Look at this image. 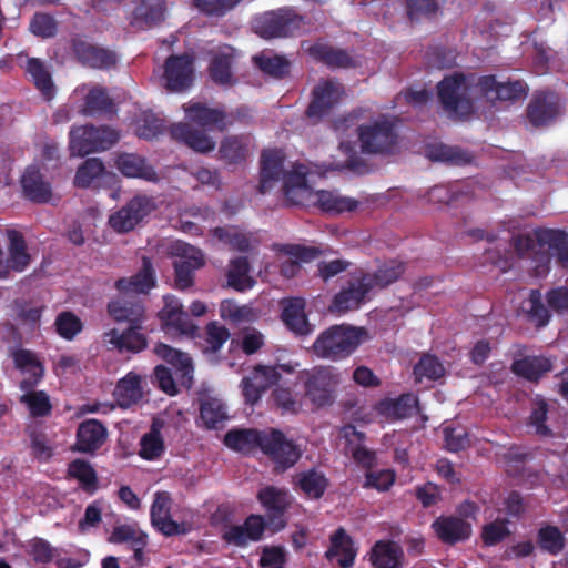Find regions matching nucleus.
<instances>
[{
    "label": "nucleus",
    "mask_w": 568,
    "mask_h": 568,
    "mask_svg": "<svg viewBox=\"0 0 568 568\" xmlns=\"http://www.w3.org/2000/svg\"><path fill=\"white\" fill-rule=\"evenodd\" d=\"M285 153L278 149L264 150L260 161L258 192L265 194L283 179V192L291 205L306 204L312 196V187L307 183V170L303 164H295L291 171L284 172Z\"/></svg>",
    "instance_id": "nucleus-1"
},
{
    "label": "nucleus",
    "mask_w": 568,
    "mask_h": 568,
    "mask_svg": "<svg viewBox=\"0 0 568 568\" xmlns=\"http://www.w3.org/2000/svg\"><path fill=\"white\" fill-rule=\"evenodd\" d=\"M475 74L454 72L437 84V97L450 119H466L474 112V98H480Z\"/></svg>",
    "instance_id": "nucleus-2"
},
{
    "label": "nucleus",
    "mask_w": 568,
    "mask_h": 568,
    "mask_svg": "<svg viewBox=\"0 0 568 568\" xmlns=\"http://www.w3.org/2000/svg\"><path fill=\"white\" fill-rule=\"evenodd\" d=\"M366 335L364 327L336 324L324 329L312 345V352L322 359L338 362L349 357Z\"/></svg>",
    "instance_id": "nucleus-3"
},
{
    "label": "nucleus",
    "mask_w": 568,
    "mask_h": 568,
    "mask_svg": "<svg viewBox=\"0 0 568 568\" xmlns=\"http://www.w3.org/2000/svg\"><path fill=\"white\" fill-rule=\"evenodd\" d=\"M356 133L363 154L389 155L398 146L399 134L396 120L386 114H379L376 119L359 124Z\"/></svg>",
    "instance_id": "nucleus-4"
},
{
    "label": "nucleus",
    "mask_w": 568,
    "mask_h": 568,
    "mask_svg": "<svg viewBox=\"0 0 568 568\" xmlns=\"http://www.w3.org/2000/svg\"><path fill=\"white\" fill-rule=\"evenodd\" d=\"M305 23L304 16L286 6L257 14L252 21V29L260 38L271 40L298 36Z\"/></svg>",
    "instance_id": "nucleus-5"
},
{
    "label": "nucleus",
    "mask_w": 568,
    "mask_h": 568,
    "mask_svg": "<svg viewBox=\"0 0 568 568\" xmlns=\"http://www.w3.org/2000/svg\"><path fill=\"white\" fill-rule=\"evenodd\" d=\"M341 373L333 366H317L306 374L305 396L316 407L332 405L341 384Z\"/></svg>",
    "instance_id": "nucleus-6"
},
{
    "label": "nucleus",
    "mask_w": 568,
    "mask_h": 568,
    "mask_svg": "<svg viewBox=\"0 0 568 568\" xmlns=\"http://www.w3.org/2000/svg\"><path fill=\"white\" fill-rule=\"evenodd\" d=\"M261 452L273 463L276 471L292 468L302 457L303 450L294 439L273 427L266 428Z\"/></svg>",
    "instance_id": "nucleus-7"
},
{
    "label": "nucleus",
    "mask_w": 568,
    "mask_h": 568,
    "mask_svg": "<svg viewBox=\"0 0 568 568\" xmlns=\"http://www.w3.org/2000/svg\"><path fill=\"white\" fill-rule=\"evenodd\" d=\"M119 138L118 132L106 125H83L70 132V151L79 156L105 151L112 148Z\"/></svg>",
    "instance_id": "nucleus-8"
},
{
    "label": "nucleus",
    "mask_w": 568,
    "mask_h": 568,
    "mask_svg": "<svg viewBox=\"0 0 568 568\" xmlns=\"http://www.w3.org/2000/svg\"><path fill=\"white\" fill-rule=\"evenodd\" d=\"M344 94L343 84L336 80H321L311 92V101L305 110V116L314 124L321 122L331 115Z\"/></svg>",
    "instance_id": "nucleus-9"
},
{
    "label": "nucleus",
    "mask_w": 568,
    "mask_h": 568,
    "mask_svg": "<svg viewBox=\"0 0 568 568\" xmlns=\"http://www.w3.org/2000/svg\"><path fill=\"white\" fill-rule=\"evenodd\" d=\"M256 498L265 510L267 524L273 531L283 530L287 524L285 515L293 503L288 489L268 485L257 491Z\"/></svg>",
    "instance_id": "nucleus-10"
},
{
    "label": "nucleus",
    "mask_w": 568,
    "mask_h": 568,
    "mask_svg": "<svg viewBox=\"0 0 568 568\" xmlns=\"http://www.w3.org/2000/svg\"><path fill=\"white\" fill-rule=\"evenodd\" d=\"M154 199L148 195H136L124 206L109 216V225L116 233H128L155 211Z\"/></svg>",
    "instance_id": "nucleus-11"
},
{
    "label": "nucleus",
    "mask_w": 568,
    "mask_h": 568,
    "mask_svg": "<svg viewBox=\"0 0 568 568\" xmlns=\"http://www.w3.org/2000/svg\"><path fill=\"white\" fill-rule=\"evenodd\" d=\"M560 113V98L550 90L536 91L526 106L527 121L536 129L554 124Z\"/></svg>",
    "instance_id": "nucleus-12"
},
{
    "label": "nucleus",
    "mask_w": 568,
    "mask_h": 568,
    "mask_svg": "<svg viewBox=\"0 0 568 568\" xmlns=\"http://www.w3.org/2000/svg\"><path fill=\"white\" fill-rule=\"evenodd\" d=\"M70 50L75 60L85 68L108 70L115 67L118 62L114 51L93 44L81 36L71 38Z\"/></svg>",
    "instance_id": "nucleus-13"
},
{
    "label": "nucleus",
    "mask_w": 568,
    "mask_h": 568,
    "mask_svg": "<svg viewBox=\"0 0 568 568\" xmlns=\"http://www.w3.org/2000/svg\"><path fill=\"white\" fill-rule=\"evenodd\" d=\"M176 258L173 261L174 286L185 291L193 286L195 272L204 266L205 261L201 250L189 244L176 245Z\"/></svg>",
    "instance_id": "nucleus-14"
},
{
    "label": "nucleus",
    "mask_w": 568,
    "mask_h": 568,
    "mask_svg": "<svg viewBox=\"0 0 568 568\" xmlns=\"http://www.w3.org/2000/svg\"><path fill=\"white\" fill-rule=\"evenodd\" d=\"M171 496L168 491H156L150 509L151 524L154 529L165 537L186 535L189 528L184 523H178L171 516Z\"/></svg>",
    "instance_id": "nucleus-15"
},
{
    "label": "nucleus",
    "mask_w": 568,
    "mask_h": 568,
    "mask_svg": "<svg viewBox=\"0 0 568 568\" xmlns=\"http://www.w3.org/2000/svg\"><path fill=\"white\" fill-rule=\"evenodd\" d=\"M480 98L488 101H515L526 97L527 84L521 80L499 82L495 75H481L477 80Z\"/></svg>",
    "instance_id": "nucleus-16"
},
{
    "label": "nucleus",
    "mask_w": 568,
    "mask_h": 568,
    "mask_svg": "<svg viewBox=\"0 0 568 568\" xmlns=\"http://www.w3.org/2000/svg\"><path fill=\"white\" fill-rule=\"evenodd\" d=\"M371 288L361 272L354 273L343 287L333 298L329 310L344 314L354 311L365 303Z\"/></svg>",
    "instance_id": "nucleus-17"
},
{
    "label": "nucleus",
    "mask_w": 568,
    "mask_h": 568,
    "mask_svg": "<svg viewBox=\"0 0 568 568\" xmlns=\"http://www.w3.org/2000/svg\"><path fill=\"white\" fill-rule=\"evenodd\" d=\"M194 61L189 54L170 55L164 64L165 87L172 92L187 90L193 83Z\"/></svg>",
    "instance_id": "nucleus-18"
},
{
    "label": "nucleus",
    "mask_w": 568,
    "mask_h": 568,
    "mask_svg": "<svg viewBox=\"0 0 568 568\" xmlns=\"http://www.w3.org/2000/svg\"><path fill=\"white\" fill-rule=\"evenodd\" d=\"M108 439L106 426L95 418L81 422L77 428L72 452L95 455Z\"/></svg>",
    "instance_id": "nucleus-19"
},
{
    "label": "nucleus",
    "mask_w": 568,
    "mask_h": 568,
    "mask_svg": "<svg viewBox=\"0 0 568 568\" xmlns=\"http://www.w3.org/2000/svg\"><path fill=\"white\" fill-rule=\"evenodd\" d=\"M106 308L109 315L118 323L143 325L146 320L143 301L133 294H122V296L111 300Z\"/></svg>",
    "instance_id": "nucleus-20"
},
{
    "label": "nucleus",
    "mask_w": 568,
    "mask_h": 568,
    "mask_svg": "<svg viewBox=\"0 0 568 568\" xmlns=\"http://www.w3.org/2000/svg\"><path fill=\"white\" fill-rule=\"evenodd\" d=\"M281 320L286 328L295 336L310 335L314 327L305 314V300L302 297H286L281 301Z\"/></svg>",
    "instance_id": "nucleus-21"
},
{
    "label": "nucleus",
    "mask_w": 568,
    "mask_h": 568,
    "mask_svg": "<svg viewBox=\"0 0 568 568\" xmlns=\"http://www.w3.org/2000/svg\"><path fill=\"white\" fill-rule=\"evenodd\" d=\"M143 325H129L121 333L112 328L103 334V342L119 352L140 353L148 347Z\"/></svg>",
    "instance_id": "nucleus-22"
},
{
    "label": "nucleus",
    "mask_w": 568,
    "mask_h": 568,
    "mask_svg": "<svg viewBox=\"0 0 568 568\" xmlns=\"http://www.w3.org/2000/svg\"><path fill=\"white\" fill-rule=\"evenodd\" d=\"M184 111L191 122L196 123L203 129H216L223 132L233 124V121L229 120L227 114L223 110L210 108L202 102L189 103L184 106Z\"/></svg>",
    "instance_id": "nucleus-23"
},
{
    "label": "nucleus",
    "mask_w": 568,
    "mask_h": 568,
    "mask_svg": "<svg viewBox=\"0 0 568 568\" xmlns=\"http://www.w3.org/2000/svg\"><path fill=\"white\" fill-rule=\"evenodd\" d=\"M156 284L155 271L149 257H142L141 268L131 277L119 278L114 286L122 294H148Z\"/></svg>",
    "instance_id": "nucleus-24"
},
{
    "label": "nucleus",
    "mask_w": 568,
    "mask_h": 568,
    "mask_svg": "<svg viewBox=\"0 0 568 568\" xmlns=\"http://www.w3.org/2000/svg\"><path fill=\"white\" fill-rule=\"evenodd\" d=\"M20 183L24 197L33 203H48L52 197L51 184L37 165H29L24 170Z\"/></svg>",
    "instance_id": "nucleus-25"
},
{
    "label": "nucleus",
    "mask_w": 568,
    "mask_h": 568,
    "mask_svg": "<svg viewBox=\"0 0 568 568\" xmlns=\"http://www.w3.org/2000/svg\"><path fill=\"white\" fill-rule=\"evenodd\" d=\"M11 356L14 362V366L21 371L22 374L29 375L20 382V389L29 390L34 388L40 383L44 374V367L36 353L30 349L20 348L13 351Z\"/></svg>",
    "instance_id": "nucleus-26"
},
{
    "label": "nucleus",
    "mask_w": 568,
    "mask_h": 568,
    "mask_svg": "<svg viewBox=\"0 0 568 568\" xmlns=\"http://www.w3.org/2000/svg\"><path fill=\"white\" fill-rule=\"evenodd\" d=\"M418 397L413 393H404L397 398H384L376 405L377 413L392 420L412 417L418 410Z\"/></svg>",
    "instance_id": "nucleus-27"
},
{
    "label": "nucleus",
    "mask_w": 568,
    "mask_h": 568,
    "mask_svg": "<svg viewBox=\"0 0 568 568\" xmlns=\"http://www.w3.org/2000/svg\"><path fill=\"white\" fill-rule=\"evenodd\" d=\"M436 536L448 545L467 540L471 535V526L466 520L455 516H440L432 524Z\"/></svg>",
    "instance_id": "nucleus-28"
},
{
    "label": "nucleus",
    "mask_w": 568,
    "mask_h": 568,
    "mask_svg": "<svg viewBox=\"0 0 568 568\" xmlns=\"http://www.w3.org/2000/svg\"><path fill=\"white\" fill-rule=\"evenodd\" d=\"M314 202L325 213L332 215H338L345 212H354L357 210L359 202L353 197L341 195L334 191H318L314 193L306 204L300 206H306Z\"/></svg>",
    "instance_id": "nucleus-29"
},
{
    "label": "nucleus",
    "mask_w": 568,
    "mask_h": 568,
    "mask_svg": "<svg viewBox=\"0 0 568 568\" xmlns=\"http://www.w3.org/2000/svg\"><path fill=\"white\" fill-rule=\"evenodd\" d=\"M166 0H141L132 12L130 24L138 29H150L164 21Z\"/></svg>",
    "instance_id": "nucleus-30"
},
{
    "label": "nucleus",
    "mask_w": 568,
    "mask_h": 568,
    "mask_svg": "<svg viewBox=\"0 0 568 568\" xmlns=\"http://www.w3.org/2000/svg\"><path fill=\"white\" fill-rule=\"evenodd\" d=\"M308 54L316 61L332 69L355 68L356 61L347 50L316 42L308 48Z\"/></svg>",
    "instance_id": "nucleus-31"
},
{
    "label": "nucleus",
    "mask_w": 568,
    "mask_h": 568,
    "mask_svg": "<svg viewBox=\"0 0 568 568\" xmlns=\"http://www.w3.org/2000/svg\"><path fill=\"white\" fill-rule=\"evenodd\" d=\"M115 165L126 178L142 179L148 182H156L159 180L154 168L148 163L144 156L139 154L121 153L116 156Z\"/></svg>",
    "instance_id": "nucleus-32"
},
{
    "label": "nucleus",
    "mask_w": 568,
    "mask_h": 568,
    "mask_svg": "<svg viewBox=\"0 0 568 568\" xmlns=\"http://www.w3.org/2000/svg\"><path fill=\"white\" fill-rule=\"evenodd\" d=\"M403 548L393 540H378L369 552V561L374 568H400L404 562Z\"/></svg>",
    "instance_id": "nucleus-33"
},
{
    "label": "nucleus",
    "mask_w": 568,
    "mask_h": 568,
    "mask_svg": "<svg viewBox=\"0 0 568 568\" xmlns=\"http://www.w3.org/2000/svg\"><path fill=\"white\" fill-rule=\"evenodd\" d=\"M344 436L348 442V450L354 462L365 468L366 471L373 470L377 464V457L374 450L368 449L364 445L365 434L357 430L355 426L349 425L344 428Z\"/></svg>",
    "instance_id": "nucleus-34"
},
{
    "label": "nucleus",
    "mask_w": 568,
    "mask_h": 568,
    "mask_svg": "<svg viewBox=\"0 0 568 568\" xmlns=\"http://www.w3.org/2000/svg\"><path fill=\"white\" fill-rule=\"evenodd\" d=\"M171 136L184 143L190 149L206 153L215 148V142L204 131L191 126L189 123H178L171 128Z\"/></svg>",
    "instance_id": "nucleus-35"
},
{
    "label": "nucleus",
    "mask_w": 568,
    "mask_h": 568,
    "mask_svg": "<svg viewBox=\"0 0 568 568\" xmlns=\"http://www.w3.org/2000/svg\"><path fill=\"white\" fill-rule=\"evenodd\" d=\"M329 540V548L325 552L326 559L332 560L333 558L341 556L337 560L341 568L353 567L357 551L354 548L352 538L347 535L345 529L342 527L336 529Z\"/></svg>",
    "instance_id": "nucleus-36"
},
{
    "label": "nucleus",
    "mask_w": 568,
    "mask_h": 568,
    "mask_svg": "<svg viewBox=\"0 0 568 568\" xmlns=\"http://www.w3.org/2000/svg\"><path fill=\"white\" fill-rule=\"evenodd\" d=\"M265 433L266 428L231 429L224 436V444L226 447L241 453H250L256 448L261 450Z\"/></svg>",
    "instance_id": "nucleus-37"
},
{
    "label": "nucleus",
    "mask_w": 568,
    "mask_h": 568,
    "mask_svg": "<svg viewBox=\"0 0 568 568\" xmlns=\"http://www.w3.org/2000/svg\"><path fill=\"white\" fill-rule=\"evenodd\" d=\"M510 371L529 382H538L546 373L552 371V363L545 356H525L511 363Z\"/></svg>",
    "instance_id": "nucleus-38"
},
{
    "label": "nucleus",
    "mask_w": 568,
    "mask_h": 568,
    "mask_svg": "<svg viewBox=\"0 0 568 568\" xmlns=\"http://www.w3.org/2000/svg\"><path fill=\"white\" fill-rule=\"evenodd\" d=\"M141 383V376L134 372H130L119 379L113 395L121 408H129L143 398Z\"/></svg>",
    "instance_id": "nucleus-39"
},
{
    "label": "nucleus",
    "mask_w": 568,
    "mask_h": 568,
    "mask_svg": "<svg viewBox=\"0 0 568 568\" xmlns=\"http://www.w3.org/2000/svg\"><path fill=\"white\" fill-rule=\"evenodd\" d=\"M520 314L536 328L548 325L551 317L549 310L542 302V294L537 288L531 290L528 298L523 302Z\"/></svg>",
    "instance_id": "nucleus-40"
},
{
    "label": "nucleus",
    "mask_w": 568,
    "mask_h": 568,
    "mask_svg": "<svg viewBox=\"0 0 568 568\" xmlns=\"http://www.w3.org/2000/svg\"><path fill=\"white\" fill-rule=\"evenodd\" d=\"M365 278L366 283H368L371 291L374 288H385L390 284L395 283L405 272V264L400 261H389L373 272H364L359 271Z\"/></svg>",
    "instance_id": "nucleus-41"
},
{
    "label": "nucleus",
    "mask_w": 568,
    "mask_h": 568,
    "mask_svg": "<svg viewBox=\"0 0 568 568\" xmlns=\"http://www.w3.org/2000/svg\"><path fill=\"white\" fill-rule=\"evenodd\" d=\"M535 235L538 244L554 250L560 266L568 268V233L562 230L540 229Z\"/></svg>",
    "instance_id": "nucleus-42"
},
{
    "label": "nucleus",
    "mask_w": 568,
    "mask_h": 568,
    "mask_svg": "<svg viewBox=\"0 0 568 568\" xmlns=\"http://www.w3.org/2000/svg\"><path fill=\"white\" fill-rule=\"evenodd\" d=\"M24 70L43 98L51 100L54 97L55 87L45 63L39 58H28Z\"/></svg>",
    "instance_id": "nucleus-43"
},
{
    "label": "nucleus",
    "mask_w": 568,
    "mask_h": 568,
    "mask_svg": "<svg viewBox=\"0 0 568 568\" xmlns=\"http://www.w3.org/2000/svg\"><path fill=\"white\" fill-rule=\"evenodd\" d=\"M9 239V257L3 264L7 266V275L9 271L22 272L30 264V255L27 251V244L21 232L17 230L8 231Z\"/></svg>",
    "instance_id": "nucleus-44"
},
{
    "label": "nucleus",
    "mask_w": 568,
    "mask_h": 568,
    "mask_svg": "<svg viewBox=\"0 0 568 568\" xmlns=\"http://www.w3.org/2000/svg\"><path fill=\"white\" fill-rule=\"evenodd\" d=\"M154 353L160 358L175 367L183 379H186L187 382L192 381L193 365L191 357L186 353L178 351L164 343H158L154 346Z\"/></svg>",
    "instance_id": "nucleus-45"
},
{
    "label": "nucleus",
    "mask_w": 568,
    "mask_h": 568,
    "mask_svg": "<svg viewBox=\"0 0 568 568\" xmlns=\"http://www.w3.org/2000/svg\"><path fill=\"white\" fill-rule=\"evenodd\" d=\"M67 478L77 479L81 489L88 494H93L98 489V474L93 466L84 459L77 458L69 463Z\"/></svg>",
    "instance_id": "nucleus-46"
},
{
    "label": "nucleus",
    "mask_w": 568,
    "mask_h": 568,
    "mask_svg": "<svg viewBox=\"0 0 568 568\" xmlns=\"http://www.w3.org/2000/svg\"><path fill=\"white\" fill-rule=\"evenodd\" d=\"M251 270L250 262L246 256H239L231 261L227 271V284L237 292H245L252 288L255 280L248 275Z\"/></svg>",
    "instance_id": "nucleus-47"
},
{
    "label": "nucleus",
    "mask_w": 568,
    "mask_h": 568,
    "mask_svg": "<svg viewBox=\"0 0 568 568\" xmlns=\"http://www.w3.org/2000/svg\"><path fill=\"white\" fill-rule=\"evenodd\" d=\"M227 418L221 399L205 396L200 400V419L207 429H216Z\"/></svg>",
    "instance_id": "nucleus-48"
},
{
    "label": "nucleus",
    "mask_w": 568,
    "mask_h": 568,
    "mask_svg": "<svg viewBox=\"0 0 568 568\" xmlns=\"http://www.w3.org/2000/svg\"><path fill=\"white\" fill-rule=\"evenodd\" d=\"M220 155L227 164H240L245 162L248 155L246 138L239 135L226 136L220 146Z\"/></svg>",
    "instance_id": "nucleus-49"
},
{
    "label": "nucleus",
    "mask_w": 568,
    "mask_h": 568,
    "mask_svg": "<svg viewBox=\"0 0 568 568\" xmlns=\"http://www.w3.org/2000/svg\"><path fill=\"white\" fill-rule=\"evenodd\" d=\"M297 484L307 497L320 499L325 494L329 483L323 473L310 469L298 475Z\"/></svg>",
    "instance_id": "nucleus-50"
},
{
    "label": "nucleus",
    "mask_w": 568,
    "mask_h": 568,
    "mask_svg": "<svg viewBox=\"0 0 568 568\" xmlns=\"http://www.w3.org/2000/svg\"><path fill=\"white\" fill-rule=\"evenodd\" d=\"M537 544L542 551L557 556L564 550L566 539L558 527L546 525L537 532Z\"/></svg>",
    "instance_id": "nucleus-51"
},
{
    "label": "nucleus",
    "mask_w": 568,
    "mask_h": 568,
    "mask_svg": "<svg viewBox=\"0 0 568 568\" xmlns=\"http://www.w3.org/2000/svg\"><path fill=\"white\" fill-rule=\"evenodd\" d=\"M112 110L113 101L104 88L94 87L84 98L83 113L87 115L109 113Z\"/></svg>",
    "instance_id": "nucleus-52"
},
{
    "label": "nucleus",
    "mask_w": 568,
    "mask_h": 568,
    "mask_svg": "<svg viewBox=\"0 0 568 568\" xmlns=\"http://www.w3.org/2000/svg\"><path fill=\"white\" fill-rule=\"evenodd\" d=\"M105 174V166L98 158L87 159L77 170L74 185L87 189Z\"/></svg>",
    "instance_id": "nucleus-53"
},
{
    "label": "nucleus",
    "mask_w": 568,
    "mask_h": 568,
    "mask_svg": "<svg viewBox=\"0 0 568 568\" xmlns=\"http://www.w3.org/2000/svg\"><path fill=\"white\" fill-rule=\"evenodd\" d=\"M164 453V440L156 423H153L149 433L140 440L139 455L145 460H154Z\"/></svg>",
    "instance_id": "nucleus-54"
},
{
    "label": "nucleus",
    "mask_w": 568,
    "mask_h": 568,
    "mask_svg": "<svg viewBox=\"0 0 568 568\" xmlns=\"http://www.w3.org/2000/svg\"><path fill=\"white\" fill-rule=\"evenodd\" d=\"M254 64L265 74L281 79L290 71V62L285 57L261 53L253 58Z\"/></svg>",
    "instance_id": "nucleus-55"
},
{
    "label": "nucleus",
    "mask_w": 568,
    "mask_h": 568,
    "mask_svg": "<svg viewBox=\"0 0 568 568\" xmlns=\"http://www.w3.org/2000/svg\"><path fill=\"white\" fill-rule=\"evenodd\" d=\"M26 393L20 397V402L26 404L30 415L33 418L47 417L52 412V404L49 395L44 390H24Z\"/></svg>",
    "instance_id": "nucleus-56"
},
{
    "label": "nucleus",
    "mask_w": 568,
    "mask_h": 568,
    "mask_svg": "<svg viewBox=\"0 0 568 568\" xmlns=\"http://www.w3.org/2000/svg\"><path fill=\"white\" fill-rule=\"evenodd\" d=\"M233 55L226 52L216 53L210 62L209 74L217 84H229L232 79Z\"/></svg>",
    "instance_id": "nucleus-57"
},
{
    "label": "nucleus",
    "mask_w": 568,
    "mask_h": 568,
    "mask_svg": "<svg viewBox=\"0 0 568 568\" xmlns=\"http://www.w3.org/2000/svg\"><path fill=\"white\" fill-rule=\"evenodd\" d=\"M414 374L418 381L423 378L437 381L444 376L445 368L435 355L425 354L415 365Z\"/></svg>",
    "instance_id": "nucleus-58"
},
{
    "label": "nucleus",
    "mask_w": 568,
    "mask_h": 568,
    "mask_svg": "<svg viewBox=\"0 0 568 568\" xmlns=\"http://www.w3.org/2000/svg\"><path fill=\"white\" fill-rule=\"evenodd\" d=\"M395 480L396 473L393 469L371 470L364 475L363 488L386 493L393 487Z\"/></svg>",
    "instance_id": "nucleus-59"
},
{
    "label": "nucleus",
    "mask_w": 568,
    "mask_h": 568,
    "mask_svg": "<svg viewBox=\"0 0 568 568\" xmlns=\"http://www.w3.org/2000/svg\"><path fill=\"white\" fill-rule=\"evenodd\" d=\"M242 0H193L194 7L210 18H222Z\"/></svg>",
    "instance_id": "nucleus-60"
},
{
    "label": "nucleus",
    "mask_w": 568,
    "mask_h": 568,
    "mask_svg": "<svg viewBox=\"0 0 568 568\" xmlns=\"http://www.w3.org/2000/svg\"><path fill=\"white\" fill-rule=\"evenodd\" d=\"M57 333L67 341H72L83 328L81 320L72 312H61L54 322Z\"/></svg>",
    "instance_id": "nucleus-61"
},
{
    "label": "nucleus",
    "mask_w": 568,
    "mask_h": 568,
    "mask_svg": "<svg viewBox=\"0 0 568 568\" xmlns=\"http://www.w3.org/2000/svg\"><path fill=\"white\" fill-rule=\"evenodd\" d=\"M407 17L410 21L434 18L438 10L437 0H405Z\"/></svg>",
    "instance_id": "nucleus-62"
},
{
    "label": "nucleus",
    "mask_w": 568,
    "mask_h": 568,
    "mask_svg": "<svg viewBox=\"0 0 568 568\" xmlns=\"http://www.w3.org/2000/svg\"><path fill=\"white\" fill-rule=\"evenodd\" d=\"M507 519H497L483 526L481 540L484 546L493 547L510 536Z\"/></svg>",
    "instance_id": "nucleus-63"
},
{
    "label": "nucleus",
    "mask_w": 568,
    "mask_h": 568,
    "mask_svg": "<svg viewBox=\"0 0 568 568\" xmlns=\"http://www.w3.org/2000/svg\"><path fill=\"white\" fill-rule=\"evenodd\" d=\"M245 377L265 393L273 385L277 384L281 374L274 366L256 365L251 374Z\"/></svg>",
    "instance_id": "nucleus-64"
}]
</instances>
